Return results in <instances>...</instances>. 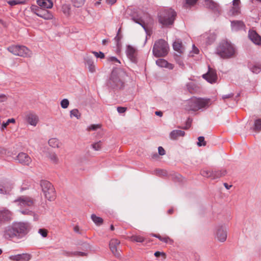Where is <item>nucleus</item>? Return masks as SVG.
<instances>
[{
  "label": "nucleus",
  "mask_w": 261,
  "mask_h": 261,
  "mask_svg": "<svg viewBox=\"0 0 261 261\" xmlns=\"http://www.w3.org/2000/svg\"><path fill=\"white\" fill-rule=\"evenodd\" d=\"M30 229V226L28 223L14 222L11 225L5 228L3 236L8 240L14 238L20 239L25 236Z\"/></svg>",
  "instance_id": "1"
},
{
  "label": "nucleus",
  "mask_w": 261,
  "mask_h": 261,
  "mask_svg": "<svg viewBox=\"0 0 261 261\" xmlns=\"http://www.w3.org/2000/svg\"><path fill=\"white\" fill-rule=\"evenodd\" d=\"M211 105L210 98L193 97L187 101L185 109L187 111H197L208 108Z\"/></svg>",
  "instance_id": "2"
},
{
  "label": "nucleus",
  "mask_w": 261,
  "mask_h": 261,
  "mask_svg": "<svg viewBox=\"0 0 261 261\" xmlns=\"http://www.w3.org/2000/svg\"><path fill=\"white\" fill-rule=\"evenodd\" d=\"M125 75V72L121 70H113L108 81L107 86L109 88L114 90L123 88Z\"/></svg>",
  "instance_id": "3"
},
{
  "label": "nucleus",
  "mask_w": 261,
  "mask_h": 261,
  "mask_svg": "<svg viewBox=\"0 0 261 261\" xmlns=\"http://www.w3.org/2000/svg\"><path fill=\"white\" fill-rule=\"evenodd\" d=\"M217 54L223 58H229L236 54L233 45L227 41H222L217 48Z\"/></svg>",
  "instance_id": "4"
},
{
  "label": "nucleus",
  "mask_w": 261,
  "mask_h": 261,
  "mask_svg": "<svg viewBox=\"0 0 261 261\" xmlns=\"http://www.w3.org/2000/svg\"><path fill=\"white\" fill-rule=\"evenodd\" d=\"M176 12L172 9H165L161 11L159 15V21L163 26L172 24L175 16Z\"/></svg>",
  "instance_id": "5"
},
{
  "label": "nucleus",
  "mask_w": 261,
  "mask_h": 261,
  "mask_svg": "<svg viewBox=\"0 0 261 261\" xmlns=\"http://www.w3.org/2000/svg\"><path fill=\"white\" fill-rule=\"evenodd\" d=\"M169 46L167 42L163 39L156 41L153 46V55L156 57L166 56L168 53Z\"/></svg>",
  "instance_id": "6"
},
{
  "label": "nucleus",
  "mask_w": 261,
  "mask_h": 261,
  "mask_svg": "<svg viewBox=\"0 0 261 261\" xmlns=\"http://www.w3.org/2000/svg\"><path fill=\"white\" fill-rule=\"evenodd\" d=\"M40 186L45 197L49 201H53L56 197V191L53 185L48 181L42 180Z\"/></svg>",
  "instance_id": "7"
},
{
  "label": "nucleus",
  "mask_w": 261,
  "mask_h": 261,
  "mask_svg": "<svg viewBox=\"0 0 261 261\" xmlns=\"http://www.w3.org/2000/svg\"><path fill=\"white\" fill-rule=\"evenodd\" d=\"M132 19L136 23L140 24L145 31L147 27L152 23V19L147 13H141L132 17Z\"/></svg>",
  "instance_id": "8"
},
{
  "label": "nucleus",
  "mask_w": 261,
  "mask_h": 261,
  "mask_svg": "<svg viewBox=\"0 0 261 261\" xmlns=\"http://www.w3.org/2000/svg\"><path fill=\"white\" fill-rule=\"evenodd\" d=\"M21 208H31L34 203V200L31 197L27 196H22L14 201Z\"/></svg>",
  "instance_id": "9"
},
{
  "label": "nucleus",
  "mask_w": 261,
  "mask_h": 261,
  "mask_svg": "<svg viewBox=\"0 0 261 261\" xmlns=\"http://www.w3.org/2000/svg\"><path fill=\"white\" fill-rule=\"evenodd\" d=\"M204 5L206 8L211 9L217 15L220 14L221 11L220 7L213 0H205Z\"/></svg>",
  "instance_id": "10"
},
{
  "label": "nucleus",
  "mask_w": 261,
  "mask_h": 261,
  "mask_svg": "<svg viewBox=\"0 0 261 261\" xmlns=\"http://www.w3.org/2000/svg\"><path fill=\"white\" fill-rule=\"evenodd\" d=\"M119 244L120 241L115 239H112L109 243L110 250L115 256L117 258H120L121 256L120 252L117 248Z\"/></svg>",
  "instance_id": "11"
},
{
  "label": "nucleus",
  "mask_w": 261,
  "mask_h": 261,
  "mask_svg": "<svg viewBox=\"0 0 261 261\" xmlns=\"http://www.w3.org/2000/svg\"><path fill=\"white\" fill-rule=\"evenodd\" d=\"M202 77L211 84L216 83L217 80L216 71L210 67L208 72L206 74H203Z\"/></svg>",
  "instance_id": "12"
},
{
  "label": "nucleus",
  "mask_w": 261,
  "mask_h": 261,
  "mask_svg": "<svg viewBox=\"0 0 261 261\" xmlns=\"http://www.w3.org/2000/svg\"><path fill=\"white\" fill-rule=\"evenodd\" d=\"M240 0H233L232 2V6L228 12L229 16H236L240 13Z\"/></svg>",
  "instance_id": "13"
},
{
  "label": "nucleus",
  "mask_w": 261,
  "mask_h": 261,
  "mask_svg": "<svg viewBox=\"0 0 261 261\" xmlns=\"http://www.w3.org/2000/svg\"><path fill=\"white\" fill-rule=\"evenodd\" d=\"M16 160L19 163L27 166H29L32 162L31 158L24 152L19 153L16 157Z\"/></svg>",
  "instance_id": "14"
},
{
  "label": "nucleus",
  "mask_w": 261,
  "mask_h": 261,
  "mask_svg": "<svg viewBox=\"0 0 261 261\" xmlns=\"http://www.w3.org/2000/svg\"><path fill=\"white\" fill-rule=\"evenodd\" d=\"M31 255L29 253H22L11 255L10 259L14 261H29L31 258Z\"/></svg>",
  "instance_id": "15"
},
{
  "label": "nucleus",
  "mask_w": 261,
  "mask_h": 261,
  "mask_svg": "<svg viewBox=\"0 0 261 261\" xmlns=\"http://www.w3.org/2000/svg\"><path fill=\"white\" fill-rule=\"evenodd\" d=\"M11 213L5 208H0V223L8 221L11 219Z\"/></svg>",
  "instance_id": "16"
},
{
  "label": "nucleus",
  "mask_w": 261,
  "mask_h": 261,
  "mask_svg": "<svg viewBox=\"0 0 261 261\" xmlns=\"http://www.w3.org/2000/svg\"><path fill=\"white\" fill-rule=\"evenodd\" d=\"M201 38L206 44L210 45L215 40L216 35L213 33H205L201 36Z\"/></svg>",
  "instance_id": "17"
},
{
  "label": "nucleus",
  "mask_w": 261,
  "mask_h": 261,
  "mask_svg": "<svg viewBox=\"0 0 261 261\" xmlns=\"http://www.w3.org/2000/svg\"><path fill=\"white\" fill-rule=\"evenodd\" d=\"M126 54L127 57L132 62H135L136 61V50L134 47L128 45L126 50Z\"/></svg>",
  "instance_id": "18"
},
{
  "label": "nucleus",
  "mask_w": 261,
  "mask_h": 261,
  "mask_svg": "<svg viewBox=\"0 0 261 261\" xmlns=\"http://www.w3.org/2000/svg\"><path fill=\"white\" fill-rule=\"evenodd\" d=\"M249 37L255 44H261V37L254 31L249 32Z\"/></svg>",
  "instance_id": "19"
},
{
  "label": "nucleus",
  "mask_w": 261,
  "mask_h": 261,
  "mask_svg": "<svg viewBox=\"0 0 261 261\" xmlns=\"http://www.w3.org/2000/svg\"><path fill=\"white\" fill-rule=\"evenodd\" d=\"M231 27L232 31L237 32L243 30L245 27V24L242 21L233 20L231 21Z\"/></svg>",
  "instance_id": "20"
},
{
  "label": "nucleus",
  "mask_w": 261,
  "mask_h": 261,
  "mask_svg": "<svg viewBox=\"0 0 261 261\" xmlns=\"http://www.w3.org/2000/svg\"><path fill=\"white\" fill-rule=\"evenodd\" d=\"M32 55V51L28 47L23 45L20 46L19 53H18V56L24 58H29L31 57Z\"/></svg>",
  "instance_id": "21"
},
{
  "label": "nucleus",
  "mask_w": 261,
  "mask_h": 261,
  "mask_svg": "<svg viewBox=\"0 0 261 261\" xmlns=\"http://www.w3.org/2000/svg\"><path fill=\"white\" fill-rule=\"evenodd\" d=\"M216 238L221 242H223L226 241L227 238V232L222 226L218 229L216 233Z\"/></svg>",
  "instance_id": "22"
},
{
  "label": "nucleus",
  "mask_w": 261,
  "mask_h": 261,
  "mask_svg": "<svg viewBox=\"0 0 261 261\" xmlns=\"http://www.w3.org/2000/svg\"><path fill=\"white\" fill-rule=\"evenodd\" d=\"M26 120L27 122L31 125L36 126L38 122V116L33 113H29L26 115Z\"/></svg>",
  "instance_id": "23"
},
{
  "label": "nucleus",
  "mask_w": 261,
  "mask_h": 261,
  "mask_svg": "<svg viewBox=\"0 0 261 261\" xmlns=\"http://www.w3.org/2000/svg\"><path fill=\"white\" fill-rule=\"evenodd\" d=\"M39 17L43 18L45 20H51L54 18V15L51 12L46 9H42L40 10L38 14Z\"/></svg>",
  "instance_id": "24"
},
{
  "label": "nucleus",
  "mask_w": 261,
  "mask_h": 261,
  "mask_svg": "<svg viewBox=\"0 0 261 261\" xmlns=\"http://www.w3.org/2000/svg\"><path fill=\"white\" fill-rule=\"evenodd\" d=\"M37 3L41 8L50 9L53 6V3L50 0H37Z\"/></svg>",
  "instance_id": "25"
},
{
  "label": "nucleus",
  "mask_w": 261,
  "mask_h": 261,
  "mask_svg": "<svg viewBox=\"0 0 261 261\" xmlns=\"http://www.w3.org/2000/svg\"><path fill=\"white\" fill-rule=\"evenodd\" d=\"M185 135V133L181 130H173L170 133V138L172 140L177 139L179 137H183Z\"/></svg>",
  "instance_id": "26"
},
{
  "label": "nucleus",
  "mask_w": 261,
  "mask_h": 261,
  "mask_svg": "<svg viewBox=\"0 0 261 261\" xmlns=\"http://www.w3.org/2000/svg\"><path fill=\"white\" fill-rule=\"evenodd\" d=\"M85 61L86 65L88 66L89 71L91 73L95 72L96 68L93 60L91 58H87L85 59Z\"/></svg>",
  "instance_id": "27"
},
{
  "label": "nucleus",
  "mask_w": 261,
  "mask_h": 261,
  "mask_svg": "<svg viewBox=\"0 0 261 261\" xmlns=\"http://www.w3.org/2000/svg\"><path fill=\"white\" fill-rule=\"evenodd\" d=\"M173 47L174 50L179 54H182L184 50V47L181 41L178 40L174 42Z\"/></svg>",
  "instance_id": "28"
},
{
  "label": "nucleus",
  "mask_w": 261,
  "mask_h": 261,
  "mask_svg": "<svg viewBox=\"0 0 261 261\" xmlns=\"http://www.w3.org/2000/svg\"><path fill=\"white\" fill-rule=\"evenodd\" d=\"M156 64L158 66L161 67H167L169 69H173V66L172 64L168 63L167 61L163 59H159L156 61Z\"/></svg>",
  "instance_id": "29"
},
{
  "label": "nucleus",
  "mask_w": 261,
  "mask_h": 261,
  "mask_svg": "<svg viewBox=\"0 0 261 261\" xmlns=\"http://www.w3.org/2000/svg\"><path fill=\"white\" fill-rule=\"evenodd\" d=\"M249 68L251 72L257 74L261 71V63H256L253 64H250Z\"/></svg>",
  "instance_id": "30"
},
{
  "label": "nucleus",
  "mask_w": 261,
  "mask_h": 261,
  "mask_svg": "<svg viewBox=\"0 0 261 261\" xmlns=\"http://www.w3.org/2000/svg\"><path fill=\"white\" fill-rule=\"evenodd\" d=\"M226 174V171L224 169L219 171H212V178L216 179L224 176Z\"/></svg>",
  "instance_id": "31"
},
{
  "label": "nucleus",
  "mask_w": 261,
  "mask_h": 261,
  "mask_svg": "<svg viewBox=\"0 0 261 261\" xmlns=\"http://www.w3.org/2000/svg\"><path fill=\"white\" fill-rule=\"evenodd\" d=\"M48 145L53 148H59L60 146V142L57 138H51L48 141Z\"/></svg>",
  "instance_id": "32"
},
{
  "label": "nucleus",
  "mask_w": 261,
  "mask_h": 261,
  "mask_svg": "<svg viewBox=\"0 0 261 261\" xmlns=\"http://www.w3.org/2000/svg\"><path fill=\"white\" fill-rule=\"evenodd\" d=\"M20 46L11 45L8 47V50L14 55L18 56V53H19Z\"/></svg>",
  "instance_id": "33"
},
{
  "label": "nucleus",
  "mask_w": 261,
  "mask_h": 261,
  "mask_svg": "<svg viewBox=\"0 0 261 261\" xmlns=\"http://www.w3.org/2000/svg\"><path fill=\"white\" fill-rule=\"evenodd\" d=\"M91 218L94 223L97 225L99 226L103 223V219L99 217H97L95 214H92Z\"/></svg>",
  "instance_id": "34"
},
{
  "label": "nucleus",
  "mask_w": 261,
  "mask_h": 261,
  "mask_svg": "<svg viewBox=\"0 0 261 261\" xmlns=\"http://www.w3.org/2000/svg\"><path fill=\"white\" fill-rule=\"evenodd\" d=\"M48 158L53 163L57 164L59 163V158L55 152L50 153Z\"/></svg>",
  "instance_id": "35"
},
{
  "label": "nucleus",
  "mask_w": 261,
  "mask_h": 261,
  "mask_svg": "<svg viewBox=\"0 0 261 261\" xmlns=\"http://www.w3.org/2000/svg\"><path fill=\"white\" fill-rule=\"evenodd\" d=\"M70 116L71 118L74 117L79 119L81 118V114L77 109H74L70 111Z\"/></svg>",
  "instance_id": "36"
},
{
  "label": "nucleus",
  "mask_w": 261,
  "mask_h": 261,
  "mask_svg": "<svg viewBox=\"0 0 261 261\" xmlns=\"http://www.w3.org/2000/svg\"><path fill=\"white\" fill-rule=\"evenodd\" d=\"M131 240L136 242L142 243L144 241L145 238L140 235H134L132 236Z\"/></svg>",
  "instance_id": "37"
},
{
  "label": "nucleus",
  "mask_w": 261,
  "mask_h": 261,
  "mask_svg": "<svg viewBox=\"0 0 261 261\" xmlns=\"http://www.w3.org/2000/svg\"><path fill=\"white\" fill-rule=\"evenodd\" d=\"M70 9V6L69 4H64L62 7V11L66 15H69Z\"/></svg>",
  "instance_id": "38"
},
{
  "label": "nucleus",
  "mask_w": 261,
  "mask_h": 261,
  "mask_svg": "<svg viewBox=\"0 0 261 261\" xmlns=\"http://www.w3.org/2000/svg\"><path fill=\"white\" fill-rule=\"evenodd\" d=\"M102 143L101 141L94 143L91 145L92 148L95 151H99L101 149Z\"/></svg>",
  "instance_id": "39"
},
{
  "label": "nucleus",
  "mask_w": 261,
  "mask_h": 261,
  "mask_svg": "<svg viewBox=\"0 0 261 261\" xmlns=\"http://www.w3.org/2000/svg\"><path fill=\"white\" fill-rule=\"evenodd\" d=\"M254 130L255 132H259L261 130V119H256L254 122Z\"/></svg>",
  "instance_id": "40"
},
{
  "label": "nucleus",
  "mask_w": 261,
  "mask_h": 261,
  "mask_svg": "<svg viewBox=\"0 0 261 261\" xmlns=\"http://www.w3.org/2000/svg\"><path fill=\"white\" fill-rule=\"evenodd\" d=\"M71 1L74 7L80 8L84 5L85 0H71Z\"/></svg>",
  "instance_id": "41"
},
{
  "label": "nucleus",
  "mask_w": 261,
  "mask_h": 261,
  "mask_svg": "<svg viewBox=\"0 0 261 261\" xmlns=\"http://www.w3.org/2000/svg\"><path fill=\"white\" fill-rule=\"evenodd\" d=\"M42 9L41 8H40L36 5H32L31 7V11L35 13L36 15L38 16V14L40 13V10Z\"/></svg>",
  "instance_id": "42"
},
{
  "label": "nucleus",
  "mask_w": 261,
  "mask_h": 261,
  "mask_svg": "<svg viewBox=\"0 0 261 261\" xmlns=\"http://www.w3.org/2000/svg\"><path fill=\"white\" fill-rule=\"evenodd\" d=\"M152 236L158 238L160 241L165 242V243H168V241L170 240V238L168 237H162L159 234H152Z\"/></svg>",
  "instance_id": "43"
},
{
  "label": "nucleus",
  "mask_w": 261,
  "mask_h": 261,
  "mask_svg": "<svg viewBox=\"0 0 261 261\" xmlns=\"http://www.w3.org/2000/svg\"><path fill=\"white\" fill-rule=\"evenodd\" d=\"M60 104L63 109H66L69 106V101L67 99L64 98L61 101Z\"/></svg>",
  "instance_id": "44"
},
{
  "label": "nucleus",
  "mask_w": 261,
  "mask_h": 261,
  "mask_svg": "<svg viewBox=\"0 0 261 261\" xmlns=\"http://www.w3.org/2000/svg\"><path fill=\"white\" fill-rule=\"evenodd\" d=\"M201 174L204 177L212 178V171L203 170L201 171Z\"/></svg>",
  "instance_id": "45"
},
{
  "label": "nucleus",
  "mask_w": 261,
  "mask_h": 261,
  "mask_svg": "<svg viewBox=\"0 0 261 261\" xmlns=\"http://www.w3.org/2000/svg\"><path fill=\"white\" fill-rule=\"evenodd\" d=\"M198 140L197 145L198 146H204L206 145V142L204 141V138L203 137H199L198 138Z\"/></svg>",
  "instance_id": "46"
},
{
  "label": "nucleus",
  "mask_w": 261,
  "mask_h": 261,
  "mask_svg": "<svg viewBox=\"0 0 261 261\" xmlns=\"http://www.w3.org/2000/svg\"><path fill=\"white\" fill-rule=\"evenodd\" d=\"M92 53L97 58H100V59H104L105 57V54L101 52H96L95 51H92Z\"/></svg>",
  "instance_id": "47"
},
{
  "label": "nucleus",
  "mask_w": 261,
  "mask_h": 261,
  "mask_svg": "<svg viewBox=\"0 0 261 261\" xmlns=\"http://www.w3.org/2000/svg\"><path fill=\"white\" fill-rule=\"evenodd\" d=\"M108 61L111 62L113 63L116 65H117V64H120V61L116 57H110L108 58Z\"/></svg>",
  "instance_id": "48"
},
{
  "label": "nucleus",
  "mask_w": 261,
  "mask_h": 261,
  "mask_svg": "<svg viewBox=\"0 0 261 261\" xmlns=\"http://www.w3.org/2000/svg\"><path fill=\"white\" fill-rule=\"evenodd\" d=\"M15 121V119L13 118L9 119L6 122H3L2 125V129H4L7 127V126L9 125L10 123H14Z\"/></svg>",
  "instance_id": "49"
},
{
  "label": "nucleus",
  "mask_w": 261,
  "mask_h": 261,
  "mask_svg": "<svg viewBox=\"0 0 261 261\" xmlns=\"http://www.w3.org/2000/svg\"><path fill=\"white\" fill-rule=\"evenodd\" d=\"M8 4L10 6H15L18 4H24V1H21L19 0H12L8 2Z\"/></svg>",
  "instance_id": "50"
},
{
  "label": "nucleus",
  "mask_w": 261,
  "mask_h": 261,
  "mask_svg": "<svg viewBox=\"0 0 261 261\" xmlns=\"http://www.w3.org/2000/svg\"><path fill=\"white\" fill-rule=\"evenodd\" d=\"M38 233L43 238L47 236L48 231L46 229L40 228L38 230Z\"/></svg>",
  "instance_id": "51"
},
{
  "label": "nucleus",
  "mask_w": 261,
  "mask_h": 261,
  "mask_svg": "<svg viewBox=\"0 0 261 261\" xmlns=\"http://www.w3.org/2000/svg\"><path fill=\"white\" fill-rule=\"evenodd\" d=\"M100 127V125L99 124H91L89 126H88L87 130L89 131L91 130H95L98 128Z\"/></svg>",
  "instance_id": "52"
},
{
  "label": "nucleus",
  "mask_w": 261,
  "mask_h": 261,
  "mask_svg": "<svg viewBox=\"0 0 261 261\" xmlns=\"http://www.w3.org/2000/svg\"><path fill=\"white\" fill-rule=\"evenodd\" d=\"M154 255L156 257L162 256L164 259L166 258V254L163 252L156 251L154 253Z\"/></svg>",
  "instance_id": "53"
},
{
  "label": "nucleus",
  "mask_w": 261,
  "mask_h": 261,
  "mask_svg": "<svg viewBox=\"0 0 261 261\" xmlns=\"http://www.w3.org/2000/svg\"><path fill=\"white\" fill-rule=\"evenodd\" d=\"M192 123V120L190 118H188L187 122L186 125L185 127H183L184 129H187L191 126Z\"/></svg>",
  "instance_id": "54"
},
{
  "label": "nucleus",
  "mask_w": 261,
  "mask_h": 261,
  "mask_svg": "<svg viewBox=\"0 0 261 261\" xmlns=\"http://www.w3.org/2000/svg\"><path fill=\"white\" fill-rule=\"evenodd\" d=\"M8 99L7 96L4 94H0V102L6 101Z\"/></svg>",
  "instance_id": "55"
},
{
  "label": "nucleus",
  "mask_w": 261,
  "mask_h": 261,
  "mask_svg": "<svg viewBox=\"0 0 261 261\" xmlns=\"http://www.w3.org/2000/svg\"><path fill=\"white\" fill-rule=\"evenodd\" d=\"M158 152L160 155H163L165 154V150L162 147L160 146L158 147Z\"/></svg>",
  "instance_id": "56"
},
{
  "label": "nucleus",
  "mask_w": 261,
  "mask_h": 261,
  "mask_svg": "<svg viewBox=\"0 0 261 261\" xmlns=\"http://www.w3.org/2000/svg\"><path fill=\"white\" fill-rule=\"evenodd\" d=\"M126 108L124 107H119L117 108V111L119 113H123L125 112Z\"/></svg>",
  "instance_id": "57"
},
{
  "label": "nucleus",
  "mask_w": 261,
  "mask_h": 261,
  "mask_svg": "<svg viewBox=\"0 0 261 261\" xmlns=\"http://www.w3.org/2000/svg\"><path fill=\"white\" fill-rule=\"evenodd\" d=\"M187 4L190 5H193L195 4L197 0H186Z\"/></svg>",
  "instance_id": "58"
},
{
  "label": "nucleus",
  "mask_w": 261,
  "mask_h": 261,
  "mask_svg": "<svg viewBox=\"0 0 261 261\" xmlns=\"http://www.w3.org/2000/svg\"><path fill=\"white\" fill-rule=\"evenodd\" d=\"M233 96V94L232 93H230V94H226V95H224L222 96V98L223 99H225L226 98H231Z\"/></svg>",
  "instance_id": "59"
},
{
  "label": "nucleus",
  "mask_w": 261,
  "mask_h": 261,
  "mask_svg": "<svg viewBox=\"0 0 261 261\" xmlns=\"http://www.w3.org/2000/svg\"><path fill=\"white\" fill-rule=\"evenodd\" d=\"M193 52L195 54H198L199 53V49L195 47L194 45H193Z\"/></svg>",
  "instance_id": "60"
},
{
  "label": "nucleus",
  "mask_w": 261,
  "mask_h": 261,
  "mask_svg": "<svg viewBox=\"0 0 261 261\" xmlns=\"http://www.w3.org/2000/svg\"><path fill=\"white\" fill-rule=\"evenodd\" d=\"M116 1L117 0H107L106 2L107 4L112 5L116 2Z\"/></svg>",
  "instance_id": "61"
},
{
  "label": "nucleus",
  "mask_w": 261,
  "mask_h": 261,
  "mask_svg": "<svg viewBox=\"0 0 261 261\" xmlns=\"http://www.w3.org/2000/svg\"><path fill=\"white\" fill-rule=\"evenodd\" d=\"M157 174L159 175H164L166 174V173L163 170H158L157 171Z\"/></svg>",
  "instance_id": "62"
},
{
  "label": "nucleus",
  "mask_w": 261,
  "mask_h": 261,
  "mask_svg": "<svg viewBox=\"0 0 261 261\" xmlns=\"http://www.w3.org/2000/svg\"><path fill=\"white\" fill-rule=\"evenodd\" d=\"M155 114L156 115L159 116L160 117L162 116V115H163V113L161 111H156L155 112Z\"/></svg>",
  "instance_id": "63"
},
{
  "label": "nucleus",
  "mask_w": 261,
  "mask_h": 261,
  "mask_svg": "<svg viewBox=\"0 0 261 261\" xmlns=\"http://www.w3.org/2000/svg\"><path fill=\"white\" fill-rule=\"evenodd\" d=\"M74 230L76 232L80 233V228H79V226H75L74 227Z\"/></svg>",
  "instance_id": "64"
}]
</instances>
